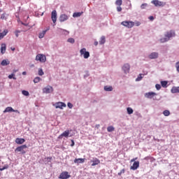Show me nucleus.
Wrapping results in <instances>:
<instances>
[{
  "label": "nucleus",
  "mask_w": 179,
  "mask_h": 179,
  "mask_svg": "<svg viewBox=\"0 0 179 179\" xmlns=\"http://www.w3.org/2000/svg\"><path fill=\"white\" fill-rule=\"evenodd\" d=\"M137 159H138V157L133 158L132 159H131V162L134 163V162H135V160H137Z\"/></svg>",
  "instance_id": "obj_50"
},
{
  "label": "nucleus",
  "mask_w": 179,
  "mask_h": 179,
  "mask_svg": "<svg viewBox=\"0 0 179 179\" xmlns=\"http://www.w3.org/2000/svg\"><path fill=\"white\" fill-rule=\"evenodd\" d=\"M22 93L24 96H29V92L26 90H22Z\"/></svg>",
  "instance_id": "obj_43"
},
{
  "label": "nucleus",
  "mask_w": 179,
  "mask_h": 179,
  "mask_svg": "<svg viewBox=\"0 0 179 179\" xmlns=\"http://www.w3.org/2000/svg\"><path fill=\"white\" fill-rule=\"evenodd\" d=\"M71 146H75V142L73 141V140H71Z\"/></svg>",
  "instance_id": "obj_52"
},
{
  "label": "nucleus",
  "mask_w": 179,
  "mask_h": 179,
  "mask_svg": "<svg viewBox=\"0 0 179 179\" xmlns=\"http://www.w3.org/2000/svg\"><path fill=\"white\" fill-rule=\"evenodd\" d=\"M6 34H8V29H5L2 33H0V40H2Z\"/></svg>",
  "instance_id": "obj_24"
},
{
  "label": "nucleus",
  "mask_w": 179,
  "mask_h": 179,
  "mask_svg": "<svg viewBox=\"0 0 179 179\" xmlns=\"http://www.w3.org/2000/svg\"><path fill=\"white\" fill-rule=\"evenodd\" d=\"M24 142H26V140H24V138H17L15 139V143H17V145H23Z\"/></svg>",
  "instance_id": "obj_17"
},
{
  "label": "nucleus",
  "mask_w": 179,
  "mask_h": 179,
  "mask_svg": "<svg viewBox=\"0 0 179 179\" xmlns=\"http://www.w3.org/2000/svg\"><path fill=\"white\" fill-rule=\"evenodd\" d=\"M3 113H17L18 114H20V112L19 110H15L10 106L6 108V109L3 110Z\"/></svg>",
  "instance_id": "obj_5"
},
{
  "label": "nucleus",
  "mask_w": 179,
  "mask_h": 179,
  "mask_svg": "<svg viewBox=\"0 0 179 179\" xmlns=\"http://www.w3.org/2000/svg\"><path fill=\"white\" fill-rule=\"evenodd\" d=\"M127 114L131 115L134 113V110L131 108H127Z\"/></svg>",
  "instance_id": "obj_32"
},
{
  "label": "nucleus",
  "mask_w": 179,
  "mask_h": 179,
  "mask_svg": "<svg viewBox=\"0 0 179 179\" xmlns=\"http://www.w3.org/2000/svg\"><path fill=\"white\" fill-rule=\"evenodd\" d=\"M155 6H164L166 5V2H162L159 0H153L151 1Z\"/></svg>",
  "instance_id": "obj_7"
},
{
  "label": "nucleus",
  "mask_w": 179,
  "mask_h": 179,
  "mask_svg": "<svg viewBox=\"0 0 179 179\" xmlns=\"http://www.w3.org/2000/svg\"><path fill=\"white\" fill-rule=\"evenodd\" d=\"M167 81H162L161 82V85L162 86V87H167Z\"/></svg>",
  "instance_id": "obj_39"
},
{
  "label": "nucleus",
  "mask_w": 179,
  "mask_h": 179,
  "mask_svg": "<svg viewBox=\"0 0 179 179\" xmlns=\"http://www.w3.org/2000/svg\"><path fill=\"white\" fill-rule=\"evenodd\" d=\"M166 41H169V38L165 36V38H162L160 39V43H166Z\"/></svg>",
  "instance_id": "obj_35"
},
{
  "label": "nucleus",
  "mask_w": 179,
  "mask_h": 179,
  "mask_svg": "<svg viewBox=\"0 0 179 179\" xmlns=\"http://www.w3.org/2000/svg\"><path fill=\"white\" fill-rule=\"evenodd\" d=\"M117 12H121L122 10V8L121 7V6H117Z\"/></svg>",
  "instance_id": "obj_47"
},
{
  "label": "nucleus",
  "mask_w": 179,
  "mask_h": 179,
  "mask_svg": "<svg viewBox=\"0 0 179 179\" xmlns=\"http://www.w3.org/2000/svg\"><path fill=\"white\" fill-rule=\"evenodd\" d=\"M150 20H154L155 17L153 16H150L149 17Z\"/></svg>",
  "instance_id": "obj_53"
},
{
  "label": "nucleus",
  "mask_w": 179,
  "mask_h": 179,
  "mask_svg": "<svg viewBox=\"0 0 179 179\" xmlns=\"http://www.w3.org/2000/svg\"><path fill=\"white\" fill-rule=\"evenodd\" d=\"M12 51H15V48H11Z\"/></svg>",
  "instance_id": "obj_57"
},
{
  "label": "nucleus",
  "mask_w": 179,
  "mask_h": 179,
  "mask_svg": "<svg viewBox=\"0 0 179 179\" xmlns=\"http://www.w3.org/2000/svg\"><path fill=\"white\" fill-rule=\"evenodd\" d=\"M9 166L5 165L3 168H0V171H3V170H6V169H8Z\"/></svg>",
  "instance_id": "obj_41"
},
{
  "label": "nucleus",
  "mask_w": 179,
  "mask_h": 179,
  "mask_svg": "<svg viewBox=\"0 0 179 179\" xmlns=\"http://www.w3.org/2000/svg\"><path fill=\"white\" fill-rule=\"evenodd\" d=\"M124 173H125V169H123L120 171V172H119L117 174L118 176H121V174H124Z\"/></svg>",
  "instance_id": "obj_46"
},
{
  "label": "nucleus",
  "mask_w": 179,
  "mask_h": 179,
  "mask_svg": "<svg viewBox=\"0 0 179 179\" xmlns=\"http://www.w3.org/2000/svg\"><path fill=\"white\" fill-rule=\"evenodd\" d=\"M0 177H1V172H0Z\"/></svg>",
  "instance_id": "obj_58"
},
{
  "label": "nucleus",
  "mask_w": 179,
  "mask_h": 179,
  "mask_svg": "<svg viewBox=\"0 0 179 179\" xmlns=\"http://www.w3.org/2000/svg\"><path fill=\"white\" fill-rule=\"evenodd\" d=\"M146 6H148V3H145L141 6V9H146Z\"/></svg>",
  "instance_id": "obj_42"
},
{
  "label": "nucleus",
  "mask_w": 179,
  "mask_h": 179,
  "mask_svg": "<svg viewBox=\"0 0 179 179\" xmlns=\"http://www.w3.org/2000/svg\"><path fill=\"white\" fill-rule=\"evenodd\" d=\"M134 24H136V26H141V22H134Z\"/></svg>",
  "instance_id": "obj_51"
},
{
  "label": "nucleus",
  "mask_w": 179,
  "mask_h": 179,
  "mask_svg": "<svg viewBox=\"0 0 179 179\" xmlns=\"http://www.w3.org/2000/svg\"><path fill=\"white\" fill-rule=\"evenodd\" d=\"M54 106L55 108H60V110H62L64 107H66V104L64 102H57Z\"/></svg>",
  "instance_id": "obj_9"
},
{
  "label": "nucleus",
  "mask_w": 179,
  "mask_h": 179,
  "mask_svg": "<svg viewBox=\"0 0 179 179\" xmlns=\"http://www.w3.org/2000/svg\"><path fill=\"white\" fill-rule=\"evenodd\" d=\"M130 66L129 64H125L122 66V70L124 71V73H129V69H130Z\"/></svg>",
  "instance_id": "obj_15"
},
{
  "label": "nucleus",
  "mask_w": 179,
  "mask_h": 179,
  "mask_svg": "<svg viewBox=\"0 0 179 179\" xmlns=\"http://www.w3.org/2000/svg\"><path fill=\"white\" fill-rule=\"evenodd\" d=\"M80 55H83L84 58L85 59H87L89 57H90V53L87 51H86V48H83L80 50Z\"/></svg>",
  "instance_id": "obj_3"
},
{
  "label": "nucleus",
  "mask_w": 179,
  "mask_h": 179,
  "mask_svg": "<svg viewBox=\"0 0 179 179\" xmlns=\"http://www.w3.org/2000/svg\"><path fill=\"white\" fill-rule=\"evenodd\" d=\"M92 166H97V164H100V159L97 158H93V160L90 161Z\"/></svg>",
  "instance_id": "obj_16"
},
{
  "label": "nucleus",
  "mask_w": 179,
  "mask_h": 179,
  "mask_svg": "<svg viewBox=\"0 0 179 179\" xmlns=\"http://www.w3.org/2000/svg\"><path fill=\"white\" fill-rule=\"evenodd\" d=\"M24 149H27V145H20L19 147H17V148H15V152H22V155L26 154V151L23 150Z\"/></svg>",
  "instance_id": "obj_4"
},
{
  "label": "nucleus",
  "mask_w": 179,
  "mask_h": 179,
  "mask_svg": "<svg viewBox=\"0 0 179 179\" xmlns=\"http://www.w3.org/2000/svg\"><path fill=\"white\" fill-rule=\"evenodd\" d=\"M15 76V74L12 73L11 75L8 76V79H14L15 80H16V78L13 77Z\"/></svg>",
  "instance_id": "obj_40"
},
{
  "label": "nucleus",
  "mask_w": 179,
  "mask_h": 179,
  "mask_svg": "<svg viewBox=\"0 0 179 179\" xmlns=\"http://www.w3.org/2000/svg\"><path fill=\"white\" fill-rule=\"evenodd\" d=\"M163 114L165 115V117H169V115H170V110H164Z\"/></svg>",
  "instance_id": "obj_33"
},
{
  "label": "nucleus",
  "mask_w": 179,
  "mask_h": 179,
  "mask_svg": "<svg viewBox=\"0 0 179 179\" xmlns=\"http://www.w3.org/2000/svg\"><path fill=\"white\" fill-rule=\"evenodd\" d=\"M41 80V78L40 77H36L34 79V83H38Z\"/></svg>",
  "instance_id": "obj_36"
},
{
  "label": "nucleus",
  "mask_w": 179,
  "mask_h": 179,
  "mask_svg": "<svg viewBox=\"0 0 179 179\" xmlns=\"http://www.w3.org/2000/svg\"><path fill=\"white\" fill-rule=\"evenodd\" d=\"M159 57V54L157 52H152L149 55L150 59H155Z\"/></svg>",
  "instance_id": "obj_19"
},
{
  "label": "nucleus",
  "mask_w": 179,
  "mask_h": 179,
  "mask_svg": "<svg viewBox=\"0 0 179 179\" xmlns=\"http://www.w3.org/2000/svg\"><path fill=\"white\" fill-rule=\"evenodd\" d=\"M19 33H20V31H15V34L16 37H19Z\"/></svg>",
  "instance_id": "obj_49"
},
{
  "label": "nucleus",
  "mask_w": 179,
  "mask_h": 179,
  "mask_svg": "<svg viewBox=\"0 0 179 179\" xmlns=\"http://www.w3.org/2000/svg\"><path fill=\"white\" fill-rule=\"evenodd\" d=\"M176 71L179 73V61L176 64Z\"/></svg>",
  "instance_id": "obj_45"
},
{
  "label": "nucleus",
  "mask_w": 179,
  "mask_h": 179,
  "mask_svg": "<svg viewBox=\"0 0 179 179\" xmlns=\"http://www.w3.org/2000/svg\"><path fill=\"white\" fill-rule=\"evenodd\" d=\"M145 75H148V71H145L143 74H139L138 78L136 79V82H139L140 80H142L143 78V76H145Z\"/></svg>",
  "instance_id": "obj_21"
},
{
  "label": "nucleus",
  "mask_w": 179,
  "mask_h": 179,
  "mask_svg": "<svg viewBox=\"0 0 179 179\" xmlns=\"http://www.w3.org/2000/svg\"><path fill=\"white\" fill-rule=\"evenodd\" d=\"M121 24L124 26V27H127V29H132L135 26V22L132 21H123Z\"/></svg>",
  "instance_id": "obj_1"
},
{
  "label": "nucleus",
  "mask_w": 179,
  "mask_h": 179,
  "mask_svg": "<svg viewBox=\"0 0 179 179\" xmlns=\"http://www.w3.org/2000/svg\"><path fill=\"white\" fill-rule=\"evenodd\" d=\"M26 73H27L26 71L22 72V75H26Z\"/></svg>",
  "instance_id": "obj_56"
},
{
  "label": "nucleus",
  "mask_w": 179,
  "mask_h": 179,
  "mask_svg": "<svg viewBox=\"0 0 179 179\" xmlns=\"http://www.w3.org/2000/svg\"><path fill=\"white\" fill-rule=\"evenodd\" d=\"M68 19H69L68 15H66L65 14H62L59 17V21L60 22H65L66 20H68Z\"/></svg>",
  "instance_id": "obj_18"
},
{
  "label": "nucleus",
  "mask_w": 179,
  "mask_h": 179,
  "mask_svg": "<svg viewBox=\"0 0 179 179\" xmlns=\"http://www.w3.org/2000/svg\"><path fill=\"white\" fill-rule=\"evenodd\" d=\"M71 178V175L68 173V171H64L60 173L59 178L60 179H68Z\"/></svg>",
  "instance_id": "obj_6"
},
{
  "label": "nucleus",
  "mask_w": 179,
  "mask_h": 179,
  "mask_svg": "<svg viewBox=\"0 0 179 179\" xmlns=\"http://www.w3.org/2000/svg\"><path fill=\"white\" fill-rule=\"evenodd\" d=\"M74 163H85V159L83 158H78L74 159Z\"/></svg>",
  "instance_id": "obj_25"
},
{
  "label": "nucleus",
  "mask_w": 179,
  "mask_h": 179,
  "mask_svg": "<svg viewBox=\"0 0 179 179\" xmlns=\"http://www.w3.org/2000/svg\"><path fill=\"white\" fill-rule=\"evenodd\" d=\"M106 43V36H101L99 41V44L103 45Z\"/></svg>",
  "instance_id": "obj_26"
},
{
  "label": "nucleus",
  "mask_w": 179,
  "mask_h": 179,
  "mask_svg": "<svg viewBox=\"0 0 179 179\" xmlns=\"http://www.w3.org/2000/svg\"><path fill=\"white\" fill-rule=\"evenodd\" d=\"M83 13H74L73 14V17H79L82 16Z\"/></svg>",
  "instance_id": "obj_28"
},
{
  "label": "nucleus",
  "mask_w": 179,
  "mask_h": 179,
  "mask_svg": "<svg viewBox=\"0 0 179 179\" xmlns=\"http://www.w3.org/2000/svg\"><path fill=\"white\" fill-rule=\"evenodd\" d=\"M94 45H99V42L98 41H94Z\"/></svg>",
  "instance_id": "obj_54"
},
{
  "label": "nucleus",
  "mask_w": 179,
  "mask_h": 179,
  "mask_svg": "<svg viewBox=\"0 0 179 179\" xmlns=\"http://www.w3.org/2000/svg\"><path fill=\"white\" fill-rule=\"evenodd\" d=\"M115 129L113 126H109L107 128L108 132H113Z\"/></svg>",
  "instance_id": "obj_30"
},
{
  "label": "nucleus",
  "mask_w": 179,
  "mask_h": 179,
  "mask_svg": "<svg viewBox=\"0 0 179 179\" xmlns=\"http://www.w3.org/2000/svg\"><path fill=\"white\" fill-rule=\"evenodd\" d=\"M51 19H52L53 23H56V22H57V10H54L53 11H52Z\"/></svg>",
  "instance_id": "obj_14"
},
{
  "label": "nucleus",
  "mask_w": 179,
  "mask_h": 179,
  "mask_svg": "<svg viewBox=\"0 0 179 179\" xmlns=\"http://www.w3.org/2000/svg\"><path fill=\"white\" fill-rule=\"evenodd\" d=\"M45 33H47V30L43 31L39 34V38H43L44 36H45Z\"/></svg>",
  "instance_id": "obj_29"
},
{
  "label": "nucleus",
  "mask_w": 179,
  "mask_h": 179,
  "mask_svg": "<svg viewBox=\"0 0 179 179\" xmlns=\"http://www.w3.org/2000/svg\"><path fill=\"white\" fill-rule=\"evenodd\" d=\"M6 52V44L2 43L1 47V53L5 54Z\"/></svg>",
  "instance_id": "obj_20"
},
{
  "label": "nucleus",
  "mask_w": 179,
  "mask_h": 179,
  "mask_svg": "<svg viewBox=\"0 0 179 179\" xmlns=\"http://www.w3.org/2000/svg\"><path fill=\"white\" fill-rule=\"evenodd\" d=\"M69 130H66L64 132H63L62 134H60L58 136V139H62V138H68V136H69Z\"/></svg>",
  "instance_id": "obj_11"
},
{
  "label": "nucleus",
  "mask_w": 179,
  "mask_h": 179,
  "mask_svg": "<svg viewBox=\"0 0 179 179\" xmlns=\"http://www.w3.org/2000/svg\"><path fill=\"white\" fill-rule=\"evenodd\" d=\"M1 19L2 20H6V19H8V15L6 14H2L1 16Z\"/></svg>",
  "instance_id": "obj_34"
},
{
  "label": "nucleus",
  "mask_w": 179,
  "mask_h": 179,
  "mask_svg": "<svg viewBox=\"0 0 179 179\" xmlns=\"http://www.w3.org/2000/svg\"><path fill=\"white\" fill-rule=\"evenodd\" d=\"M68 43H71V44H73L75 43V39L73 38H69L67 40Z\"/></svg>",
  "instance_id": "obj_37"
},
{
  "label": "nucleus",
  "mask_w": 179,
  "mask_h": 179,
  "mask_svg": "<svg viewBox=\"0 0 179 179\" xmlns=\"http://www.w3.org/2000/svg\"><path fill=\"white\" fill-rule=\"evenodd\" d=\"M38 73L39 76H43V75H44V71H43V69H39Z\"/></svg>",
  "instance_id": "obj_38"
},
{
  "label": "nucleus",
  "mask_w": 179,
  "mask_h": 179,
  "mask_svg": "<svg viewBox=\"0 0 179 179\" xmlns=\"http://www.w3.org/2000/svg\"><path fill=\"white\" fill-rule=\"evenodd\" d=\"M155 87L157 90H160V89H162V86L159 84H156Z\"/></svg>",
  "instance_id": "obj_44"
},
{
  "label": "nucleus",
  "mask_w": 179,
  "mask_h": 179,
  "mask_svg": "<svg viewBox=\"0 0 179 179\" xmlns=\"http://www.w3.org/2000/svg\"><path fill=\"white\" fill-rule=\"evenodd\" d=\"M115 5L117 6H121L122 5V0H116Z\"/></svg>",
  "instance_id": "obj_31"
},
{
  "label": "nucleus",
  "mask_w": 179,
  "mask_h": 179,
  "mask_svg": "<svg viewBox=\"0 0 179 179\" xmlns=\"http://www.w3.org/2000/svg\"><path fill=\"white\" fill-rule=\"evenodd\" d=\"M175 36H176V32H174V31H169L166 32V34L165 35V37H166V38H169V40H170L171 37H175Z\"/></svg>",
  "instance_id": "obj_10"
},
{
  "label": "nucleus",
  "mask_w": 179,
  "mask_h": 179,
  "mask_svg": "<svg viewBox=\"0 0 179 179\" xmlns=\"http://www.w3.org/2000/svg\"><path fill=\"white\" fill-rule=\"evenodd\" d=\"M171 93H179V87H173L171 90Z\"/></svg>",
  "instance_id": "obj_23"
},
{
  "label": "nucleus",
  "mask_w": 179,
  "mask_h": 179,
  "mask_svg": "<svg viewBox=\"0 0 179 179\" xmlns=\"http://www.w3.org/2000/svg\"><path fill=\"white\" fill-rule=\"evenodd\" d=\"M43 93L48 94V93H52V92H54V88L51 86H48L43 89Z\"/></svg>",
  "instance_id": "obj_8"
},
{
  "label": "nucleus",
  "mask_w": 179,
  "mask_h": 179,
  "mask_svg": "<svg viewBox=\"0 0 179 179\" xmlns=\"http://www.w3.org/2000/svg\"><path fill=\"white\" fill-rule=\"evenodd\" d=\"M10 64V62L8 59H3L2 60L1 65H2V66H6V65H9Z\"/></svg>",
  "instance_id": "obj_22"
},
{
  "label": "nucleus",
  "mask_w": 179,
  "mask_h": 179,
  "mask_svg": "<svg viewBox=\"0 0 179 179\" xmlns=\"http://www.w3.org/2000/svg\"><path fill=\"white\" fill-rule=\"evenodd\" d=\"M50 159V160H52V157H48V159Z\"/></svg>",
  "instance_id": "obj_55"
},
{
  "label": "nucleus",
  "mask_w": 179,
  "mask_h": 179,
  "mask_svg": "<svg viewBox=\"0 0 179 179\" xmlns=\"http://www.w3.org/2000/svg\"><path fill=\"white\" fill-rule=\"evenodd\" d=\"M67 106H68L69 108H72L73 107V105H72V103H71V102H69L67 103Z\"/></svg>",
  "instance_id": "obj_48"
},
{
  "label": "nucleus",
  "mask_w": 179,
  "mask_h": 179,
  "mask_svg": "<svg viewBox=\"0 0 179 179\" xmlns=\"http://www.w3.org/2000/svg\"><path fill=\"white\" fill-rule=\"evenodd\" d=\"M139 168V161H135L133 165L130 167V170H138Z\"/></svg>",
  "instance_id": "obj_13"
},
{
  "label": "nucleus",
  "mask_w": 179,
  "mask_h": 179,
  "mask_svg": "<svg viewBox=\"0 0 179 179\" xmlns=\"http://www.w3.org/2000/svg\"><path fill=\"white\" fill-rule=\"evenodd\" d=\"M36 61H39V62H45L47 61V57L43 54H38L36 57Z\"/></svg>",
  "instance_id": "obj_2"
},
{
  "label": "nucleus",
  "mask_w": 179,
  "mask_h": 179,
  "mask_svg": "<svg viewBox=\"0 0 179 179\" xmlns=\"http://www.w3.org/2000/svg\"><path fill=\"white\" fill-rule=\"evenodd\" d=\"M104 90H106V92H113V87H111V86H105L104 87Z\"/></svg>",
  "instance_id": "obj_27"
},
{
  "label": "nucleus",
  "mask_w": 179,
  "mask_h": 179,
  "mask_svg": "<svg viewBox=\"0 0 179 179\" xmlns=\"http://www.w3.org/2000/svg\"><path fill=\"white\" fill-rule=\"evenodd\" d=\"M155 96H157V94L156 92H147L145 94V97L147 99H153Z\"/></svg>",
  "instance_id": "obj_12"
}]
</instances>
